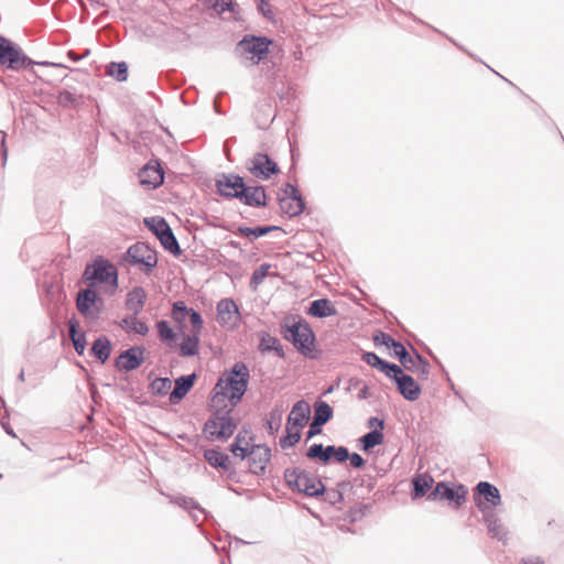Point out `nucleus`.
Here are the masks:
<instances>
[{
  "mask_svg": "<svg viewBox=\"0 0 564 564\" xmlns=\"http://www.w3.org/2000/svg\"><path fill=\"white\" fill-rule=\"evenodd\" d=\"M215 192L224 199H238L251 208H265L270 200L265 185L257 181L249 184L243 176L232 172H221L216 175Z\"/></svg>",
  "mask_w": 564,
  "mask_h": 564,
  "instance_id": "f257e3e1",
  "label": "nucleus"
},
{
  "mask_svg": "<svg viewBox=\"0 0 564 564\" xmlns=\"http://www.w3.org/2000/svg\"><path fill=\"white\" fill-rule=\"evenodd\" d=\"M280 333L304 357L311 359L318 357L316 335L310 323L301 315H286L280 322Z\"/></svg>",
  "mask_w": 564,
  "mask_h": 564,
  "instance_id": "f03ea898",
  "label": "nucleus"
},
{
  "mask_svg": "<svg viewBox=\"0 0 564 564\" xmlns=\"http://www.w3.org/2000/svg\"><path fill=\"white\" fill-rule=\"evenodd\" d=\"M208 419L204 422L202 434L208 442H227L239 426L240 420L230 414L227 404H207Z\"/></svg>",
  "mask_w": 564,
  "mask_h": 564,
  "instance_id": "7ed1b4c3",
  "label": "nucleus"
},
{
  "mask_svg": "<svg viewBox=\"0 0 564 564\" xmlns=\"http://www.w3.org/2000/svg\"><path fill=\"white\" fill-rule=\"evenodd\" d=\"M86 286L98 290L105 285V292L112 295L119 288V272L117 267L104 256H96L86 263L82 274Z\"/></svg>",
  "mask_w": 564,
  "mask_h": 564,
  "instance_id": "20e7f679",
  "label": "nucleus"
},
{
  "mask_svg": "<svg viewBox=\"0 0 564 564\" xmlns=\"http://www.w3.org/2000/svg\"><path fill=\"white\" fill-rule=\"evenodd\" d=\"M288 488L308 498L319 499L325 491L322 479L301 467H288L283 473Z\"/></svg>",
  "mask_w": 564,
  "mask_h": 564,
  "instance_id": "39448f33",
  "label": "nucleus"
},
{
  "mask_svg": "<svg viewBox=\"0 0 564 564\" xmlns=\"http://www.w3.org/2000/svg\"><path fill=\"white\" fill-rule=\"evenodd\" d=\"M34 66L35 61L28 56L18 43L0 34V67L3 70L15 73L29 70L36 78H40L33 69Z\"/></svg>",
  "mask_w": 564,
  "mask_h": 564,
  "instance_id": "423d86ee",
  "label": "nucleus"
},
{
  "mask_svg": "<svg viewBox=\"0 0 564 564\" xmlns=\"http://www.w3.org/2000/svg\"><path fill=\"white\" fill-rule=\"evenodd\" d=\"M119 264L139 267L141 272L149 275L158 265V252L144 242H135L120 256Z\"/></svg>",
  "mask_w": 564,
  "mask_h": 564,
  "instance_id": "0eeeda50",
  "label": "nucleus"
},
{
  "mask_svg": "<svg viewBox=\"0 0 564 564\" xmlns=\"http://www.w3.org/2000/svg\"><path fill=\"white\" fill-rule=\"evenodd\" d=\"M249 381L250 370L248 365L238 360L221 372L212 391H248Z\"/></svg>",
  "mask_w": 564,
  "mask_h": 564,
  "instance_id": "6e6552de",
  "label": "nucleus"
},
{
  "mask_svg": "<svg viewBox=\"0 0 564 564\" xmlns=\"http://www.w3.org/2000/svg\"><path fill=\"white\" fill-rule=\"evenodd\" d=\"M468 495V488L460 482L448 480L437 481L434 488L427 495L430 501L446 502L455 510H459L465 503Z\"/></svg>",
  "mask_w": 564,
  "mask_h": 564,
  "instance_id": "1a4fd4ad",
  "label": "nucleus"
},
{
  "mask_svg": "<svg viewBox=\"0 0 564 564\" xmlns=\"http://www.w3.org/2000/svg\"><path fill=\"white\" fill-rule=\"evenodd\" d=\"M274 43L273 39L267 35L257 34H245L241 40L238 41L236 50L241 51L245 54H249L248 57L252 64H260L268 58L270 53V46Z\"/></svg>",
  "mask_w": 564,
  "mask_h": 564,
  "instance_id": "9d476101",
  "label": "nucleus"
},
{
  "mask_svg": "<svg viewBox=\"0 0 564 564\" xmlns=\"http://www.w3.org/2000/svg\"><path fill=\"white\" fill-rule=\"evenodd\" d=\"M473 499L482 516L494 513L495 508L501 505L499 489L489 481H479L473 489Z\"/></svg>",
  "mask_w": 564,
  "mask_h": 564,
  "instance_id": "9b49d317",
  "label": "nucleus"
},
{
  "mask_svg": "<svg viewBox=\"0 0 564 564\" xmlns=\"http://www.w3.org/2000/svg\"><path fill=\"white\" fill-rule=\"evenodd\" d=\"M246 170L258 181H269L280 174L279 163L265 152H256L246 161Z\"/></svg>",
  "mask_w": 564,
  "mask_h": 564,
  "instance_id": "f8f14e48",
  "label": "nucleus"
},
{
  "mask_svg": "<svg viewBox=\"0 0 564 564\" xmlns=\"http://www.w3.org/2000/svg\"><path fill=\"white\" fill-rule=\"evenodd\" d=\"M76 307L85 318L94 321L99 318L104 308V299L98 290L86 286L77 293Z\"/></svg>",
  "mask_w": 564,
  "mask_h": 564,
  "instance_id": "ddd939ff",
  "label": "nucleus"
},
{
  "mask_svg": "<svg viewBox=\"0 0 564 564\" xmlns=\"http://www.w3.org/2000/svg\"><path fill=\"white\" fill-rule=\"evenodd\" d=\"M395 386L397 391L402 398L409 402L416 401L421 393V384L409 373H406L401 366H397L394 371L388 377Z\"/></svg>",
  "mask_w": 564,
  "mask_h": 564,
  "instance_id": "4468645a",
  "label": "nucleus"
},
{
  "mask_svg": "<svg viewBox=\"0 0 564 564\" xmlns=\"http://www.w3.org/2000/svg\"><path fill=\"white\" fill-rule=\"evenodd\" d=\"M147 348L133 345L123 349L113 360V367L120 372H131L139 369L145 361Z\"/></svg>",
  "mask_w": 564,
  "mask_h": 564,
  "instance_id": "2eb2a0df",
  "label": "nucleus"
},
{
  "mask_svg": "<svg viewBox=\"0 0 564 564\" xmlns=\"http://www.w3.org/2000/svg\"><path fill=\"white\" fill-rule=\"evenodd\" d=\"M138 176L142 185L153 189L160 187L165 180L162 162L159 159H151L139 170Z\"/></svg>",
  "mask_w": 564,
  "mask_h": 564,
  "instance_id": "dca6fc26",
  "label": "nucleus"
},
{
  "mask_svg": "<svg viewBox=\"0 0 564 564\" xmlns=\"http://www.w3.org/2000/svg\"><path fill=\"white\" fill-rule=\"evenodd\" d=\"M217 322L220 326L238 327L241 322L239 306L231 297L221 299L216 306Z\"/></svg>",
  "mask_w": 564,
  "mask_h": 564,
  "instance_id": "f3484780",
  "label": "nucleus"
},
{
  "mask_svg": "<svg viewBox=\"0 0 564 564\" xmlns=\"http://www.w3.org/2000/svg\"><path fill=\"white\" fill-rule=\"evenodd\" d=\"M167 497H169L171 503H173V505L182 508L184 511H186L192 517L194 522L198 521V517L193 513L194 510H197L200 513H203L205 516L206 521L209 522L210 524L216 522L214 516L209 511H207L205 508H203L194 498L187 497L184 495H176V496L167 495Z\"/></svg>",
  "mask_w": 564,
  "mask_h": 564,
  "instance_id": "a211bd4d",
  "label": "nucleus"
},
{
  "mask_svg": "<svg viewBox=\"0 0 564 564\" xmlns=\"http://www.w3.org/2000/svg\"><path fill=\"white\" fill-rule=\"evenodd\" d=\"M197 380L196 372L182 375L174 380V387L169 394V402L172 405L181 403V401L191 392Z\"/></svg>",
  "mask_w": 564,
  "mask_h": 564,
  "instance_id": "6ab92c4d",
  "label": "nucleus"
},
{
  "mask_svg": "<svg viewBox=\"0 0 564 564\" xmlns=\"http://www.w3.org/2000/svg\"><path fill=\"white\" fill-rule=\"evenodd\" d=\"M433 476L429 473H416L410 480V497L413 501L427 495L435 486Z\"/></svg>",
  "mask_w": 564,
  "mask_h": 564,
  "instance_id": "aec40b11",
  "label": "nucleus"
},
{
  "mask_svg": "<svg viewBox=\"0 0 564 564\" xmlns=\"http://www.w3.org/2000/svg\"><path fill=\"white\" fill-rule=\"evenodd\" d=\"M256 452L248 459L249 471L256 476H262L267 471V465L270 463L272 454L267 444L254 445Z\"/></svg>",
  "mask_w": 564,
  "mask_h": 564,
  "instance_id": "412c9836",
  "label": "nucleus"
},
{
  "mask_svg": "<svg viewBox=\"0 0 564 564\" xmlns=\"http://www.w3.org/2000/svg\"><path fill=\"white\" fill-rule=\"evenodd\" d=\"M310 417L311 405L306 400L301 399L292 405L291 412L286 417V424L302 431Z\"/></svg>",
  "mask_w": 564,
  "mask_h": 564,
  "instance_id": "4be33fe9",
  "label": "nucleus"
},
{
  "mask_svg": "<svg viewBox=\"0 0 564 564\" xmlns=\"http://www.w3.org/2000/svg\"><path fill=\"white\" fill-rule=\"evenodd\" d=\"M338 311L328 297L313 300L305 307V314L314 318H327L337 315Z\"/></svg>",
  "mask_w": 564,
  "mask_h": 564,
  "instance_id": "5701e85b",
  "label": "nucleus"
},
{
  "mask_svg": "<svg viewBox=\"0 0 564 564\" xmlns=\"http://www.w3.org/2000/svg\"><path fill=\"white\" fill-rule=\"evenodd\" d=\"M482 522L487 527V532L490 538L496 539L503 545H507L509 540V531L503 525L496 512L482 516Z\"/></svg>",
  "mask_w": 564,
  "mask_h": 564,
  "instance_id": "b1692460",
  "label": "nucleus"
},
{
  "mask_svg": "<svg viewBox=\"0 0 564 564\" xmlns=\"http://www.w3.org/2000/svg\"><path fill=\"white\" fill-rule=\"evenodd\" d=\"M335 451L336 445L324 446L322 443H314L306 449L305 456L310 460H315L327 466L334 462Z\"/></svg>",
  "mask_w": 564,
  "mask_h": 564,
  "instance_id": "393cba45",
  "label": "nucleus"
},
{
  "mask_svg": "<svg viewBox=\"0 0 564 564\" xmlns=\"http://www.w3.org/2000/svg\"><path fill=\"white\" fill-rule=\"evenodd\" d=\"M276 113L273 111L272 104L270 100L263 99L257 104L253 118L259 129H268L274 121Z\"/></svg>",
  "mask_w": 564,
  "mask_h": 564,
  "instance_id": "a878e982",
  "label": "nucleus"
},
{
  "mask_svg": "<svg viewBox=\"0 0 564 564\" xmlns=\"http://www.w3.org/2000/svg\"><path fill=\"white\" fill-rule=\"evenodd\" d=\"M67 327L76 354L83 356L87 346L86 333L80 329L79 321L75 316L68 319Z\"/></svg>",
  "mask_w": 564,
  "mask_h": 564,
  "instance_id": "bb28decb",
  "label": "nucleus"
},
{
  "mask_svg": "<svg viewBox=\"0 0 564 564\" xmlns=\"http://www.w3.org/2000/svg\"><path fill=\"white\" fill-rule=\"evenodd\" d=\"M112 351V343L106 335H99L93 341L89 349L90 356H93L99 364H106Z\"/></svg>",
  "mask_w": 564,
  "mask_h": 564,
  "instance_id": "cd10ccee",
  "label": "nucleus"
},
{
  "mask_svg": "<svg viewBox=\"0 0 564 564\" xmlns=\"http://www.w3.org/2000/svg\"><path fill=\"white\" fill-rule=\"evenodd\" d=\"M247 391H210L209 399L207 404H218L227 399V410H230V414H232L235 408L242 401Z\"/></svg>",
  "mask_w": 564,
  "mask_h": 564,
  "instance_id": "c85d7f7f",
  "label": "nucleus"
},
{
  "mask_svg": "<svg viewBox=\"0 0 564 564\" xmlns=\"http://www.w3.org/2000/svg\"><path fill=\"white\" fill-rule=\"evenodd\" d=\"M203 457L210 467L220 471H224L232 463L229 455L224 453L220 446L206 448Z\"/></svg>",
  "mask_w": 564,
  "mask_h": 564,
  "instance_id": "c756f323",
  "label": "nucleus"
},
{
  "mask_svg": "<svg viewBox=\"0 0 564 564\" xmlns=\"http://www.w3.org/2000/svg\"><path fill=\"white\" fill-rule=\"evenodd\" d=\"M260 343L258 345V350L264 355L268 352H274L279 358H285L284 347L279 340V338L271 336L268 332H261L259 334Z\"/></svg>",
  "mask_w": 564,
  "mask_h": 564,
  "instance_id": "7c9ffc66",
  "label": "nucleus"
},
{
  "mask_svg": "<svg viewBox=\"0 0 564 564\" xmlns=\"http://www.w3.org/2000/svg\"><path fill=\"white\" fill-rule=\"evenodd\" d=\"M159 340L171 349L177 347L180 334L175 332L166 319H160L155 323Z\"/></svg>",
  "mask_w": 564,
  "mask_h": 564,
  "instance_id": "2f4dec72",
  "label": "nucleus"
},
{
  "mask_svg": "<svg viewBox=\"0 0 564 564\" xmlns=\"http://www.w3.org/2000/svg\"><path fill=\"white\" fill-rule=\"evenodd\" d=\"M361 360L370 367L384 373L387 377H389V375H391V372L394 371L395 367L398 366L394 362L379 357L373 351H364L361 355Z\"/></svg>",
  "mask_w": 564,
  "mask_h": 564,
  "instance_id": "473e14b6",
  "label": "nucleus"
},
{
  "mask_svg": "<svg viewBox=\"0 0 564 564\" xmlns=\"http://www.w3.org/2000/svg\"><path fill=\"white\" fill-rule=\"evenodd\" d=\"M280 209L289 218H295L303 214L306 209V202L304 197L297 199L291 198H276Z\"/></svg>",
  "mask_w": 564,
  "mask_h": 564,
  "instance_id": "72a5a7b5",
  "label": "nucleus"
},
{
  "mask_svg": "<svg viewBox=\"0 0 564 564\" xmlns=\"http://www.w3.org/2000/svg\"><path fill=\"white\" fill-rule=\"evenodd\" d=\"M147 293L142 286H134L127 293L126 306L134 315H139L145 304Z\"/></svg>",
  "mask_w": 564,
  "mask_h": 564,
  "instance_id": "f704fd0d",
  "label": "nucleus"
},
{
  "mask_svg": "<svg viewBox=\"0 0 564 564\" xmlns=\"http://www.w3.org/2000/svg\"><path fill=\"white\" fill-rule=\"evenodd\" d=\"M384 442V434L380 431H369L357 440V446L366 454H371L373 448Z\"/></svg>",
  "mask_w": 564,
  "mask_h": 564,
  "instance_id": "c9c22d12",
  "label": "nucleus"
},
{
  "mask_svg": "<svg viewBox=\"0 0 564 564\" xmlns=\"http://www.w3.org/2000/svg\"><path fill=\"white\" fill-rule=\"evenodd\" d=\"M183 340L177 346L180 348L178 354L181 357L189 358L199 354L200 335L189 333L182 336Z\"/></svg>",
  "mask_w": 564,
  "mask_h": 564,
  "instance_id": "e433bc0d",
  "label": "nucleus"
},
{
  "mask_svg": "<svg viewBox=\"0 0 564 564\" xmlns=\"http://www.w3.org/2000/svg\"><path fill=\"white\" fill-rule=\"evenodd\" d=\"M283 409L280 405H275L270 412L263 417V427L270 436L275 435L282 424Z\"/></svg>",
  "mask_w": 564,
  "mask_h": 564,
  "instance_id": "4c0bfd02",
  "label": "nucleus"
},
{
  "mask_svg": "<svg viewBox=\"0 0 564 564\" xmlns=\"http://www.w3.org/2000/svg\"><path fill=\"white\" fill-rule=\"evenodd\" d=\"M119 326L126 332V333H133L139 334L141 336H145L149 333V326L145 322L139 321L138 315H132L123 317Z\"/></svg>",
  "mask_w": 564,
  "mask_h": 564,
  "instance_id": "58836bf2",
  "label": "nucleus"
},
{
  "mask_svg": "<svg viewBox=\"0 0 564 564\" xmlns=\"http://www.w3.org/2000/svg\"><path fill=\"white\" fill-rule=\"evenodd\" d=\"M391 356L397 358L399 360V362L401 364V367H403L405 370L411 371V372L416 371V369H417L416 357L414 354L412 356L402 343L398 344L397 348L391 354Z\"/></svg>",
  "mask_w": 564,
  "mask_h": 564,
  "instance_id": "ea45409f",
  "label": "nucleus"
},
{
  "mask_svg": "<svg viewBox=\"0 0 564 564\" xmlns=\"http://www.w3.org/2000/svg\"><path fill=\"white\" fill-rule=\"evenodd\" d=\"M158 240L160 241L162 248L170 252L172 256H174L175 258H178L182 253H183V250L178 243V240L176 238V236L174 235L172 228H167L159 238Z\"/></svg>",
  "mask_w": 564,
  "mask_h": 564,
  "instance_id": "a19ab883",
  "label": "nucleus"
},
{
  "mask_svg": "<svg viewBox=\"0 0 564 564\" xmlns=\"http://www.w3.org/2000/svg\"><path fill=\"white\" fill-rule=\"evenodd\" d=\"M202 3L206 9L214 10L218 14L225 12L238 13L236 0H203Z\"/></svg>",
  "mask_w": 564,
  "mask_h": 564,
  "instance_id": "79ce46f5",
  "label": "nucleus"
},
{
  "mask_svg": "<svg viewBox=\"0 0 564 564\" xmlns=\"http://www.w3.org/2000/svg\"><path fill=\"white\" fill-rule=\"evenodd\" d=\"M313 420L326 425L334 416L333 408L324 400L317 399L313 405Z\"/></svg>",
  "mask_w": 564,
  "mask_h": 564,
  "instance_id": "37998d69",
  "label": "nucleus"
},
{
  "mask_svg": "<svg viewBox=\"0 0 564 564\" xmlns=\"http://www.w3.org/2000/svg\"><path fill=\"white\" fill-rule=\"evenodd\" d=\"M302 438V431L289 424H285L284 434L280 437L279 444L281 448L288 449L296 446Z\"/></svg>",
  "mask_w": 564,
  "mask_h": 564,
  "instance_id": "c03bdc74",
  "label": "nucleus"
},
{
  "mask_svg": "<svg viewBox=\"0 0 564 564\" xmlns=\"http://www.w3.org/2000/svg\"><path fill=\"white\" fill-rule=\"evenodd\" d=\"M144 227L155 236L158 239L167 228H170V224L162 216H152L145 217L143 219Z\"/></svg>",
  "mask_w": 564,
  "mask_h": 564,
  "instance_id": "a18cd8bd",
  "label": "nucleus"
},
{
  "mask_svg": "<svg viewBox=\"0 0 564 564\" xmlns=\"http://www.w3.org/2000/svg\"><path fill=\"white\" fill-rule=\"evenodd\" d=\"M106 74L115 80L122 83L128 79L129 66L124 61L110 62L106 67Z\"/></svg>",
  "mask_w": 564,
  "mask_h": 564,
  "instance_id": "49530a36",
  "label": "nucleus"
},
{
  "mask_svg": "<svg viewBox=\"0 0 564 564\" xmlns=\"http://www.w3.org/2000/svg\"><path fill=\"white\" fill-rule=\"evenodd\" d=\"M371 508L372 503H357L344 513L343 520L349 523H356L366 517Z\"/></svg>",
  "mask_w": 564,
  "mask_h": 564,
  "instance_id": "de8ad7c7",
  "label": "nucleus"
},
{
  "mask_svg": "<svg viewBox=\"0 0 564 564\" xmlns=\"http://www.w3.org/2000/svg\"><path fill=\"white\" fill-rule=\"evenodd\" d=\"M172 387V381L167 377H158L152 380L149 386V392L154 397H164L169 393Z\"/></svg>",
  "mask_w": 564,
  "mask_h": 564,
  "instance_id": "09e8293b",
  "label": "nucleus"
},
{
  "mask_svg": "<svg viewBox=\"0 0 564 564\" xmlns=\"http://www.w3.org/2000/svg\"><path fill=\"white\" fill-rule=\"evenodd\" d=\"M56 102L63 108H78L79 98L68 89H62L57 93Z\"/></svg>",
  "mask_w": 564,
  "mask_h": 564,
  "instance_id": "8fccbe9b",
  "label": "nucleus"
},
{
  "mask_svg": "<svg viewBox=\"0 0 564 564\" xmlns=\"http://www.w3.org/2000/svg\"><path fill=\"white\" fill-rule=\"evenodd\" d=\"M271 263H262L260 264L251 274L249 286L252 291H257L258 286L264 281V279L269 275V270L271 269Z\"/></svg>",
  "mask_w": 564,
  "mask_h": 564,
  "instance_id": "3c124183",
  "label": "nucleus"
},
{
  "mask_svg": "<svg viewBox=\"0 0 564 564\" xmlns=\"http://www.w3.org/2000/svg\"><path fill=\"white\" fill-rule=\"evenodd\" d=\"M372 340L375 346H386L388 349H391L392 352L397 348L398 344L401 343L395 340L390 334L379 329L373 332Z\"/></svg>",
  "mask_w": 564,
  "mask_h": 564,
  "instance_id": "603ef678",
  "label": "nucleus"
},
{
  "mask_svg": "<svg viewBox=\"0 0 564 564\" xmlns=\"http://www.w3.org/2000/svg\"><path fill=\"white\" fill-rule=\"evenodd\" d=\"M191 307L184 301H176L172 304L171 317L175 323L186 322Z\"/></svg>",
  "mask_w": 564,
  "mask_h": 564,
  "instance_id": "864d4df0",
  "label": "nucleus"
},
{
  "mask_svg": "<svg viewBox=\"0 0 564 564\" xmlns=\"http://www.w3.org/2000/svg\"><path fill=\"white\" fill-rule=\"evenodd\" d=\"M237 236L248 237L251 239H259L264 236V229L262 225L249 227L247 225H238L234 231Z\"/></svg>",
  "mask_w": 564,
  "mask_h": 564,
  "instance_id": "5fc2aeb1",
  "label": "nucleus"
},
{
  "mask_svg": "<svg viewBox=\"0 0 564 564\" xmlns=\"http://www.w3.org/2000/svg\"><path fill=\"white\" fill-rule=\"evenodd\" d=\"M42 288L50 302H59L65 295L63 288L56 285L53 281H45Z\"/></svg>",
  "mask_w": 564,
  "mask_h": 564,
  "instance_id": "6e6d98bb",
  "label": "nucleus"
},
{
  "mask_svg": "<svg viewBox=\"0 0 564 564\" xmlns=\"http://www.w3.org/2000/svg\"><path fill=\"white\" fill-rule=\"evenodd\" d=\"M301 197H303V195L301 194L299 186L291 182L283 183L279 189L278 195H276V198L297 199Z\"/></svg>",
  "mask_w": 564,
  "mask_h": 564,
  "instance_id": "4d7b16f0",
  "label": "nucleus"
},
{
  "mask_svg": "<svg viewBox=\"0 0 564 564\" xmlns=\"http://www.w3.org/2000/svg\"><path fill=\"white\" fill-rule=\"evenodd\" d=\"M412 351L414 352L416 360H417V369L415 372H417V377L420 380H427L430 375V362L417 351V349L410 345Z\"/></svg>",
  "mask_w": 564,
  "mask_h": 564,
  "instance_id": "13d9d810",
  "label": "nucleus"
},
{
  "mask_svg": "<svg viewBox=\"0 0 564 564\" xmlns=\"http://www.w3.org/2000/svg\"><path fill=\"white\" fill-rule=\"evenodd\" d=\"M187 318L192 327L189 333L202 335V329L204 327L202 314L197 310L191 307V313Z\"/></svg>",
  "mask_w": 564,
  "mask_h": 564,
  "instance_id": "bf43d9fd",
  "label": "nucleus"
},
{
  "mask_svg": "<svg viewBox=\"0 0 564 564\" xmlns=\"http://www.w3.org/2000/svg\"><path fill=\"white\" fill-rule=\"evenodd\" d=\"M323 501L328 502L330 506H336L337 503H341L344 501L343 492L340 490H336L335 488H327L325 486V491L321 496Z\"/></svg>",
  "mask_w": 564,
  "mask_h": 564,
  "instance_id": "052dcab7",
  "label": "nucleus"
},
{
  "mask_svg": "<svg viewBox=\"0 0 564 564\" xmlns=\"http://www.w3.org/2000/svg\"><path fill=\"white\" fill-rule=\"evenodd\" d=\"M256 436L251 435L245 444L241 445L240 451L236 454L235 457L240 459H249L252 454L256 452L254 441Z\"/></svg>",
  "mask_w": 564,
  "mask_h": 564,
  "instance_id": "680f3d73",
  "label": "nucleus"
},
{
  "mask_svg": "<svg viewBox=\"0 0 564 564\" xmlns=\"http://www.w3.org/2000/svg\"><path fill=\"white\" fill-rule=\"evenodd\" d=\"M350 458V452L348 449V447L344 446V445H336V451H335V454H334V463H337V464H344L346 462H348V459Z\"/></svg>",
  "mask_w": 564,
  "mask_h": 564,
  "instance_id": "e2e57ef3",
  "label": "nucleus"
},
{
  "mask_svg": "<svg viewBox=\"0 0 564 564\" xmlns=\"http://www.w3.org/2000/svg\"><path fill=\"white\" fill-rule=\"evenodd\" d=\"M257 10L265 19H268L270 21L273 20V11L271 9L269 0H258L257 1Z\"/></svg>",
  "mask_w": 564,
  "mask_h": 564,
  "instance_id": "0e129e2a",
  "label": "nucleus"
},
{
  "mask_svg": "<svg viewBox=\"0 0 564 564\" xmlns=\"http://www.w3.org/2000/svg\"><path fill=\"white\" fill-rule=\"evenodd\" d=\"M348 462L349 466L355 469H361L367 465V460L356 452L350 453Z\"/></svg>",
  "mask_w": 564,
  "mask_h": 564,
  "instance_id": "69168bd1",
  "label": "nucleus"
},
{
  "mask_svg": "<svg viewBox=\"0 0 564 564\" xmlns=\"http://www.w3.org/2000/svg\"><path fill=\"white\" fill-rule=\"evenodd\" d=\"M367 426L370 429V431L383 432L384 420L380 419L379 416H370L367 421Z\"/></svg>",
  "mask_w": 564,
  "mask_h": 564,
  "instance_id": "338daca9",
  "label": "nucleus"
},
{
  "mask_svg": "<svg viewBox=\"0 0 564 564\" xmlns=\"http://www.w3.org/2000/svg\"><path fill=\"white\" fill-rule=\"evenodd\" d=\"M323 426H324V424H322L315 420H312V422L310 423V427L306 432V441H310L315 435L321 434L323 432Z\"/></svg>",
  "mask_w": 564,
  "mask_h": 564,
  "instance_id": "774afa93",
  "label": "nucleus"
}]
</instances>
